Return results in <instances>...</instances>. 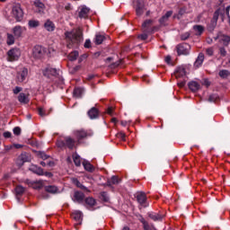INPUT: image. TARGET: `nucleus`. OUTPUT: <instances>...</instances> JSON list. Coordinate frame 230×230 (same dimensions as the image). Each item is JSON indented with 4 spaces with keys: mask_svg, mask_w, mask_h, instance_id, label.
I'll list each match as a JSON object with an SVG mask.
<instances>
[{
    "mask_svg": "<svg viewBox=\"0 0 230 230\" xmlns=\"http://www.w3.org/2000/svg\"><path fill=\"white\" fill-rule=\"evenodd\" d=\"M193 30L194 31H197L196 35L200 36L202 33H204V26L202 25H194Z\"/></svg>",
    "mask_w": 230,
    "mask_h": 230,
    "instance_id": "nucleus-37",
    "label": "nucleus"
},
{
    "mask_svg": "<svg viewBox=\"0 0 230 230\" xmlns=\"http://www.w3.org/2000/svg\"><path fill=\"white\" fill-rule=\"evenodd\" d=\"M73 161L75 166H81L82 164V160L80 159V155H73Z\"/></svg>",
    "mask_w": 230,
    "mask_h": 230,
    "instance_id": "nucleus-41",
    "label": "nucleus"
},
{
    "mask_svg": "<svg viewBox=\"0 0 230 230\" xmlns=\"http://www.w3.org/2000/svg\"><path fill=\"white\" fill-rule=\"evenodd\" d=\"M153 23H154V20H146L142 23V30L144 33H154V29H152Z\"/></svg>",
    "mask_w": 230,
    "mask_h": 230,
    "instance_id": "nucleus-11",
    "label": "nucleus"
},
{
    "mask_svg": "<svg viewBox=\"0 0 230 230\" xmlns=\"http://www.w3.org/2000/svg\"><path fill=\"white\" fill-rule=\"evenodd\" d=\"M75 139L71 138V137H66L65 138V146L69 148V150H73V148H75Z\"/></svg>",
    "mask_w": 230,
    "mask_h": 230,
    "instance_id": "nucleus-19",
    "label": "nucleus"
},
{
    "mask_svg": "<svg viewBox=\"0 0 230 230\" xmlns=\"http://www.w3.org/2000/svg\"><path fill=\"white\" fill-rule=\"evenodd\" d=\"M89 12H91V9H89L87 6H83L79 11V14H78L79 19H88Z\"/></svg>",
    "mask_w": 230,
    "mask_h": 230,
    "instance_id": "nucleus-16",
    "label": "nucleus"
},
{
    "mask_svg": "<svg viewBox=\"0 0 230 230\" xmlns=\"http://www.w3.org/2000/svg\"><path fill=\"white\" fill-rule=\"evenodd\" d=\"M12 13L18 22H21L24 17V12L19 4H16L13 6Z\"/></svg>",
    "mask_w": 230,
    "mask_h": 230,
    "instance_id": "nucleus-3",
    "label": "nucleus"
},
{
    "mask_svg": "<svg viewBox=\"0 0 230 230\" xmlns=\"http://www.w3.org/2000/svg\"><path fill=\"white\" fill-rule=\"evenodd\" d=\"M83 93H84V90L82 88H75L73 93L75 98H82Z\"/></svg>",
    "mask_w": 230,
    "mask_h": 230,
    "instance_id": "nucleus-40",
    "label": "nucleus"
},
{
    "mask_svg": "<svg viewBox=\"0 0 230 230\" xmlns=\"http://www.w3.org/2000/svg\"><path fill=\"white\" fill-rule=\"evenodd\" d=\"M24 191H26V189L22 187V185H17L15 188V193L16 195L22 196L24 194Z\"/></svg>",
    "mask_w": 230,
    "mask_h": 230,
    "instance_id": "nucleus-38",
    "label": "nucleus"
},
{
    "mask_svg": "<svg viewBox=\"0 0 230 230\" xmlns=\"http://www.w3.org/2000/svg\"><path fill=\"white\" fill-rule=\"evenodd\" d=\"M88 116L90 119H96V118L100 116V112L98 111V109L93 107L88 111Z\"/></svg>",
    "mask_w": 230,
    "mask_h": 230,
    "instance_id": "nucleus-23",
    "label": "nucleus"
},
{
    "mask_svg": "<svg viewBox=\"0 0 230 230\" xmlns=\"http://www.w3.org/2000/svg\"><path fill=\"white\" fill-rule=\"evenodd\" d=\"M22 91V87L21 86H15L13 90V94H19Z\"/></svg>",
    "mask_w": 230,
    "mask_h": 230,
    "instance_id": "nucleus-56",
    "label": "nucleus"
},
{
    "mask_svg": "<svg viewBox=\"0 0 230 230\" xmlns=\"http://www.w3.org/2000/svg\"><path fill=\"white\" fill-rule=\"evenodd\" d=\"M4 137H5L6 139H8L9 137H12V132H9V131L4 132Z\"/></svg>",
    "mask_w": 230,
    "mask_h": 230,
    "instance_id": "nucleus-59",
    "label": "nucleus"
},
{
    "mask_svg": "<svg viewBox=\"0 0 230 230\" xmlns=\"http://www.w3.org/2000/svg\"><path fill=\"white\" fill-rule=\"evenodd\" d=\"M38 114L40 116H41V118H44L45 116H49V111H48L46 109L44 108H39L38 109Z\"/></svg>",
    "mask_w": 230,
    "mask_h": 230,
    "instance_id": "nucleus-43",
    "label": "nucleus"
},
{
    "mask_svg": "<svg viewBox=\"0 0 230 230\" xmlns=\"http://www.w3.org/2000/svg\"><path fill=\"white\" fill-rule=\"evenodd\" d=\"M83 166L86 172H93L94 171V165L91 164V163L87 161L83 162Z\"/></svg>",
    "mask_w": 230,
    "mask_h": 230,
    "instance_id": "nucleus-29",
    "label": "nucleus"
},
{
    "mask_svg": "<svg viewBox=\"0 0 230 230\" xmlns=\"http://www.w3.org/2000/svg\"><path fill=\"white\" fill-rule=\"evenodd\" d=\"M42 73L44 76L49 78L50 76H58V73H60V70L53 68L51 66H47L45 69H43Z\"/></svg>",
    "mask_w": 230,
    "mask_h": 230,
    "instance_id": "nucleus-7",
    "label": "nucleus"
},
{
    "mask_svg": "<svg viewBox=\"0 0 230 230\" xmlns=\"http://www.w3.org/2000/svg\"><path fill=\"white\" fill-rule=\"evenodd\" d=\"M190 35L191 34L190 32H185L183 34H181V40H188Z\"/></svg>",
    "mask_w": 230,
    "mask_h": 230,
    "instance_id": "nucleus-53",
    "label": "nucleus"
},
{
    "mask_svg": "<svg viewBox=\"0 0 230 230\" xmlns=\"http://www.w3.org/2000/svg\"><path fill=\"white\" fill-rule=\"evenodd\" d=\"M85 58H87V54L82 55V56L79 58V59H78L79 64H81V62H83L84 60H85Z\"/></svg>",
    "mask_w": 230,
    "mask_h": 230,
    "instance_id": "nucleus-61",
    "label": "nucleus"
},
{
    "mask_svg": "<svg viewBox=\"0 0 230 230\" xmlns=\"http://www.w3.org/2000/svg\"><path fill=\"white\" fill-rule=\"evenodd\" d=\"M73 183L75 184V186L77 188H80V190H84V191H89V189H87V187L84 186V184H82L80 182V181H78V179H74Z\"/></svg>",
    "mask_w": 230,
    "mask_h": 230,
    "instance_id": "nucleus-36",
    "label": "nucleus"
},
{
    "mask_svg": "<svg viewBox=\"0 0 230 230\" xmlns=\"http://www.w3.org/2000/svg\"><path fill=\"white\" fill-rule=\"evenodd\" d=\"M25 184L30 186V188H33L34 190H39V188H40V187H37V182L30 181V180H26Z\"/></svg>",
    "mask_w": 230,
    "mask_h": 230,
    "instance_id": "nucleus-46",
    "label": "nucleus"
},
{
    "mask_svg": "<svg viewBox=\"0 0 230 230\" xmlns=\"http://www.w3.org/2000/svg\"><path fill=\"white\" fill-rule=\"evenodd\" d=\"M120 180L118 176H112L111 180H108L106 182V186H113L114 184H119Z\"/></svg>",
    "mask_w": 230,
    "mask_h": 230,
    "instance_id": "nucleus-27",
    "label": "nucleus"
},
{
    "mask_svg": "<svg viewBox=\"0 0 230 230\" xmlns=\"http://www.w3.org/2000/svg\"><path fill=\"white\" fill-rule=\"evenodd\" d=\"M149 218H151V220H154V222H158L163 220V215L159 214V213H155V212H150L148 214Z\"/></svg>",
    "mask_w": 230,
    "mask_h": 230,
    "instance_id": "nucleus-22",
    "label": "nucleus"
},
{
    "mask_svg": "<svg viewBox=\"0 0 230 230\" xmlns=\"http://www.w3.org/2000/svg\"><path fill=\"white\" fill-rule=\"evenodd\" d=\"M31 172L33 173H36V175H44V170L41 167H39L37 165H32L30 168Z\"/></svg>",
    "mask_w": 230,
    "mask_h": 230,
    "instance_id": "nucleus-26",
    "label": "nucleus"
},
{
    "mask_svg": "<svg viewBox=\"0 0 230 230\" xmlns=\"http://www.w3.org/2000/svg\"><path fill=\"white\" fill-rule=\"evenodd\" d=\"M28 24L29 28H38V26H40V22L37 20H30Z\"/></svg>",
    "mask_w": 230,
    "mask_h": 230,
    "instance_id": "nucleus-44",
    "label": "nucleus"
},
{
    "mask_svg": "<svg viewBox=\"0 0 230 230\" xmlns=\"http://www.w3.org/2000/svg\"><path fill=\"white\" fill-rule=\"evenodd\" d=\"M78 51L75 50L73 52H71L69 55H68V59L71 61V62H75V60H76V58H78Z\"/></svg>",
    "mask_w": 230,
    "mask_h": 230,
    "instance_id": "nucleus-39",
    "label": "nucleus"
},
{
    "mask_svg": "<svg viewBox=\"0 0 230 230\" xmlns=\"http://www.w3.org/2000/svg\"><path fill=\"white\" fill-rule=\"evenodd\" d=\"M13 132L14 136H21V128L15 127V128L13 129Z\"/></svg>",
    "mask_w": 230,
    "mask_h": 230,
    "instance_id": "nucleus-57",
    "label": "nucleus"
},
{
    "mask_svg": "<svg viewBox=\"0 0 230 230\" xmlns=\"http://www.w3.org/2000/svg\"><path fill=\"white\" fill-rule=\"evenodd\" d=\"M148 33L150 32H145L138 35V39H140V40H146V39H148Z\"/></svg>",
    "mask_w": 230,
    "mask_h": 230,
    "instance_id": "nucleus-54",
    "label": "nucleus"
},
{
    "mask_svg": "<svg viewBox=\"0 0 230 230\" xmlns=\"http://www.w3.org/2000/svg\"><path fill=\"white\" fill-rule=\"evenodd\" d=\"M26 31L25 27H22L21 25H17L14 28H13V33L16 39H20V37H22V33Z\"/></svg>",
    "mask_w": 230,
    "mask_h": 230,
    "instance_id": "nucleus-14",
    "label": "nucleus"
},
{
    "mask_svg": "<svg viewBox=\"0 0 230 230\" xmlns=\"http://www.w3.org/2000/svg\"><path fill=\"white\" fill-rule=\"evenodd\" d=\"M140 222L143 225V229L144 230H154V226H151L150 224H148V222L146 220H145V218H142L140 220Z\"/></svg>",
    "mask_w": 230,
    "mask_h": 230,
    "instance_id": "nucleus-33",
    "label": "nucleus"
},
{
    "mask_svg": "<svg viewBox=\"0 0 230 230\" xmlns=\"http://www.w3.org/2000/svg\"><path fill=\"white\" fill-rule=\"evenodd\" d=\"M17 82L22 84L28 78V68L22 67L20 71H18L17 75Z\"/></svg>",
    "mask_w": 230,
    "mask_h": 230,
    "instance_id": "nucleus-10",
    "label": "nucleus"
},
{
    "mask_svg": "<svg viewBox=\"0 0 230 230\" xmlns=\"http://www.w3.org/2000/svg\"><path fill=\"white\" fill-rule=\"evenodd\" d=\"M84 48H91V40H85Z\"/></svg>",
    "mask_w": 230,
    "mask_h": 230,
    "instance_id": "nucleus-62",
    "label": "nucleus"
},
{
    "mask_svg": "<svg viewBox=\"0 0 230 230\" xmlns=\"http://www.w3.org/2000/svg\"><path fill=\"white\" fill-rule=\"evenodd\" d=\"M7 40H6V44L8 46H13V44H15V36L12 33H7Z\"/></svg>",
    "mask_w": 230,
    "mask_h": 230,
    "instance_id": "nucleus-30",
    "label": "nucleus"
},
{
    "mask_svg": "<svg viewBox=\"0 0 230 230\" xmlns=\"http://www.w3.org/2000/svg\"><path fill=\"white\" fill-rule=\"evenodd\" d=\"M72 218L77 222V226H82V213L80 211H75L72 214Z\"/></svg>",
    "mask_w": 230,
    "mask_h": 230,
    "instance_id": "nucleus-20",
    "label": "nucleus"
},
{
    "mask_svg": "<svg viewBox=\"0 0 230 230\" xmlns=\"http://www.w3.org/2000/svg\"><path fill=\"white\" fill-rule=\"evenodd\" d=\"M218 100H220V97L217 93H212L208 97V102L211 103H215V102H218Z\"/></svg>",
    "mask_w": 230,
    "mask_h": 230,
    "instance_id": "nucleus-42",
    "label": "nucleus"
},
{
    "mask_svg": "<svg viewBox=\"0 0 230 230\" xmlns=\"http://www.w3.org/2000/svg\"><path fill=\"white\" fill-rule=\"evenodd\" d=\"M190 49H191V46L188 43H181L176 46V50L179 56L190 55Z\"/></svg>",
    "mask_w": 230,
    "mask_h": 230,
    "instance_id": "nucleus-5",
    "label": "nucleus"
},
{
    "mask_svg": "<svg viewBox=\"0 0 230 230\" xmlns=\"http://www.w3.org/2000/svg\"><path fill=\"white\" fill-rule=\"evenodd\" d=\"M18 102L23 104L30 103V98L28 97V95H26V93H20V94L18 95Z\"/></svg>",
    "mask_w": 230,
    "mask_h": 230,
    "instance_id": "nucleus-21",
    "label": "nucleus"
},
{
    "mask_svg": "<svg viewBox=\"0 0 230 230\" xmlns=\"http://www.w3.org/2000/svg\"><path fill=\"white\" fill-rule=\"evenodd\" d=\"M219 53L221 57H226V55H227V50H226V48L221 47L219 48Z\"/></svg>",
    "mask_w": 230,
    "mask_h": 230,
    "instance_id": "nucleus-55",
    "label": "nucleus"
},
{
    "mask_svg": "<svg viewBox=\"0 0 230 230\" xmlns=\"http://www.w3.org/2000/svg\"><path fill=\"white\" fill-rule=\"evenodd\" d=\"M107 37L103 34H96L95 36V44L100 45L102 44L103 40H105Z\"/></svg>",
    "mask_w": 230,
    "mask_h": 230,
    "instance_id": "nucleus-32",
    "label": "nucleus"
},
{
    "mask_svg": "<svg viewBox=\"0 0 230 230\" xmlns=\"http://www.w3.org/2000/svg\"><path fill=\"white\" fill-rule=\"evenodd\" d=\"M220 78H227V76L230 75V72L229 70H220L219 73H218Z\"/></svg>",
    "mask_w": 230,
    "mask_h": 230,
    "instance_id": "nucleus-47",
    "label": "nucleus"
},
{
    "mask_svg": "<svg viewBox=\"0 0 230 230\" xmlns=\"http://www.w3.org/2000/svg\"><path fill=\"white\" fill-rule=\"evenodd\" d=\"M204 53H199L198 58H196L195 62H194V67H196V69H199V67H200L202 66V64H204Z\"/></svg>",
    "mask_w": 230,
    "mask_h": 230,
    "instance_id": "nucleus-17",
    "label": "nucleus"
},
{
    "mask_svg": "<svg viewBox=\"0 0 230 230\" xmlns=\"http://www.w3.org/2000/svg\"><path fill=\"white\" fill-rule=\"evenodd\" d=\"M175 77L176 78H184L186 76V68L182 66H179L175 71Z\"/></svg>",
    "mask_w": 230,
    "mask_h": 230,
    "instance_id": "nucleus-18",
    "label": "nucleus"
},
{
    "mask_svg": "<svg viewBox=\"0 0 230 230\" xmlns=\"http://www.w3.org/2000/svg\"><path fill=\"white\" fill-rule=\"evenodd\" d=\"M172 15H173V11L166 12V13L159 19L161 26H166V22H168V20L170 17H172Z\"/></svg>",
    "mask_w": 230,
    "mask_h": 230,
    "instance_id": "nucleus-15",
    "label": "nucleus"
},
{
    "mask_svg": "<svg viewBox=\"0 0 230 230\" xmlns=\"http://www.w3.org/2000/svg\"><path fill=\"white\" fill-rule=\"evenodd\" d=\"M97 202L94 199V198L93 197H88L84 199V206L85 208H87L89 209V211H94V209H96L95 206H96Z\"/></svg>",
    "mask_w": 230,
    "mask_h": 230,
    "instance_id": "nucleus-8",
    "label": "nucleus"
},
{
    "mask_svg": "<svg viewBox=\"0 0 230 230\" xmlns=\"http://www.w3.org/2000/svg\"><path fill=\"white\" fill-rule=\"evenodd\" d=\"M37 155L40 159H43V161H46V159H49V155H46V153H44L42 151L38 152Z\"/></svg>",
    "mask_w": 230,
    "mask_h": 230,
    "instance_id": "nucleus-49",
    "label": "nucleus"
},
{
    "mask_svg": "<svg viewBox=\"0 0 230 230\" xmlns=\"http://www.w3.org/2000/svg\"><path fill=\"white\" fill-rule=\"evenodd\" d=\"M229 11H230V5H228V6L226 8V13L228 19H230Z\"/></svg>",
    "mask_w": 230,
    "mask_h": 230,
    "instance_id": "nucleus-64",
    "label": "nucleus"
},
{
    "mask_svg": "<svg viewBox=\"0 0 230 230\" xmlns=\"http://www.w3.org/2000/svg\"><path fill=\"white\" fill-rule=\"evenodd\" d=\"M218 17H220V9H217L215 11L214 14H213V18L210 22V30H215V28H217V23L218 22Z\"/></svg>",
    "mask_w": 230,
    "mask_h": 230,
    "instance_id": "nucleus-13",
    "label": "nucleus"
},
{
    "mask_svg": "<svg viewBox=\"0 0 230 230\" xmlns=\"http://www.w3.org/2000/svg\"><path fill=\"white\" fill-rule=\"evenodd\" d=\"M57 146L58 148H64V146H66V141L59 140L57 142Z\"/></svg>",
    "mask_w": 230,
    "mask_h": 230,
    "instance_id": "nucleus-58",
    "label": "nucleus"
},
{
    "mask_svg": "<svg viewBox=\"0 0 230 230\" xmlns=\"http://www.w3.org/2000/svg\"><path fill=\"white\" fill-rule=\"evenodd\" d=\"M101 199L104 202H109V195L107 194V192L105 191L101 192Z\"/></svg>",
    "mask_w": 230,
    "mask_h": 230,
    "instance_id": "nucleus-51",
    "label": "nucleus"
},
{
    "mask_svg": "<svg viewBox=\"0 0 230 230\" xmlns=\"http://www.w3.org/2000/svg\"><path fill=\"white\" fill-rule=\"evenodd\" d=\"M65 37L69 42L67 48H73V44H80L84 40V31L82 28H74L72 31H65Z\"/></svg>",
    "mask_w": 230,
    "mask_h": 230,
    "instance_id": "nucleus-1",
    "label": "nucleus"
},
{
    "mask_svg": "<svg viewBox=\"0 0 230 230\" xmlns=\"http://www.w3.org/2000/svg\"><path fill=\"white\" fill-rule=\"evenodd\" d=\"M45 190L48 193H57L58 191V188L57 186L54 185H49L45 187Z\"/></svg>",
    "mask_w": 230,
    "mask_h": 230,
    "instance_id": "nucleus-35",
    "label": "nucleus"
},
{
    "mask_svg": "<svg viewBox=\"0 0 230 230\" xmlns=\"http://www.w3.org/2000/svg\"><path fill=\"white\" fill-rule=\"evenodd\" d=\"M136 199H137V202H138V204H140V206L146 208V200H147L146 193H145L143 191L137 192Z\"/></svg>",
    "mask_w": 230,
    "mask_h": 230,
    "instance_id": "nucleus-9",
    "label": "nucleus"
},
{
    "mask_svg": "<svg viewBox=\"0 0 230 230\" xmlns=\"http://www.w3.org/2000/svg\"><path fill=\"white\" fill-rule=\"evenodd\" d=\"M93 134L94 133L91 129H77L75 131V136L78 141H82V139H85V137H91Z\"/></svg>",
    "mask_w": 230,
    "mask_h": 230,
    "instance_id": "nucleus-4",
    "label": "nucleus"
},
{
    "mask_svg": "<svg viewBox=\"0 0 230 230\" xmlns=\"http://www.w3.org/2000/svg\"><path fill=\"white\" fill-rule=\"evenodd\" d=\"M19 57H21V50L18 49H12L7 52V60L9 62H15V60H19Z\"/></svg>",
    "mask_w": 230,
    "mask_h": 230,
    "instance_id": "nucleus-6",
    "label": "nucleus"
},
{
    "mask_svg": "<svg viewBox=\"0 0 230 230\" xmlns=\"http://www.w3.org/2000/svg\"><path fill=\"white\" fill-rule=\"evenodd\" d=\"M32 57L36 60H42L46 57V49L42 46L36 45L32 49Z\"/></svg>",
    "mask_w": 230,
    "mask_h": 230,
    "instance_id": "nucleus-2",
    "label": "nucleus"
},
{
    "mask_svg": "<svg viewBox=\"0 0 230 230\" xmlns=\"http://www.w3.org/2000/svg\"><path fill=\"white\" fill-rule=\"evenodd\" d=\"M34 5L37 7V8H40L41 10H43L44 8V4H42V2H40V0H36L34 2Z\"/></svg>",
    "mask_w": 230,
    "mask_h": 230,
    "instance_id": "nucleus-52",
    "label": "nucleus"
},
{
    "mask_svg": "<svg viewBox=\"0 0 230 230\" xmlns=\"http://www.w3.org/2000/svg\"><path fill=\"white\" fill-rule=\"evenodd\" d=\"M189 89L192 91V93H197L199 89H200V84L197 83L196 81H191L188 84Z\"/></svg>",
    "mask_w": 230,
    "mask_h": 230,
    "instance_id": "nucleus-25",
    "label": "nucleus"
},
{
    "mask_svg": "<svg viewBox=\"0 0 230 230\" xmlns=\"http://www.w3.org/2000/svg\"><path fill=\"white\" fill-rule=\"evenodd\" d=\"M165 62H166V64H171L172 63V57L171 56L165 57Z\"/></svg>",
    "mask_w": 230,
    "mask_h": 230,
    "instance_id": "nucleus-63",
    "label": "nucleus"
},
{
    "mask_svg": "<svg viewBox=\"0 0 230 230\" xmlns=\"http://www.w3.org/2000/svg\"><path fill=\"white\" fill-rule=\"evenodd\" d=\"M74 202H77V204H84V201L85 200V194L82 191L75 190L74 192Z\"/></svg>",
    "mask_w": 230,
    "mask_h": 230,
    "instance_id": "nucleus-12",
    "label": "nucleus"
},
{
    "mask_svg": "<svg viewBox=\"0 0 230 230\" xmlns=\"http://www.w3.org/2000/svg\"><path fill=\"white\" fill-rule=\"evenodd\" d=\"M44 28L47 31H55V23L51 20H47L44 23Z\"/></svg>",
    "mask_w": 230,
    "mask_h": 230,
    "instance_id": "nucleus-24",
    "label": "nucleus"
},
{
    "mask_svg": "<svg viewBox=\"0 0 230 230\" xmlns=\"http://www.w3.org/2000/svg\"><path fill=\"white\" fill-rule=\"evenodd\" d=\"M186 13V9L181 8L178 12V14L173 15V19H181Z\"/></svg>",
    "mask_w": 230,
    "mask_h": 230,
    "instance_id": "nucleus-45",
    "label": "nucleus"
},
{
    "mask_svg": "<svg viewBox=\"0 0 230 230\" xmlns=\"http://www.w3.org/2000/svg\"><path fill=\"white\" fill-rule=\"evenodd\" d=\"M205 53L208 57H213V55H215V49L213 47H209L205 49Z\"/></svg>",
    "mask_w": 230,
    "mask_h": 230,
    "instance_id": "nucleus-48",
    "label": "nucleus"
},
{
    "mask_svg": "<svg viewBox=\"0 0 230 230\" xmlns=\"http://www.w3.org/2000/svg\"><path fill=\"white\" fill-rule=\"evenodd\" d=\"M20 161L22 162V164L24 163H30L31 159H30V154L28 153H22L21 155L19 156Z\"/></svg>",
    "mask_w": 230,
    "mask_h": 230,
    "instance_id": "nucleus-31",
    "label": "nucleus"
},
{
    "mask_svg": "<svg viewBox=\"0 0 230 230\" xmlns=\"http://www.w3.org/2000/svg\"><path fill=\"white\" fill-rule=\"evenodd\" d=\"M219 42L223 44V46H229L230 36L228 35H221L219 37Z\"/></svg>",
    "mask_w": 230,
    "mask_h": 230,
    "instance_id": "nucleus-28",
    "label": "nucleus"
},
{
    "mask_svg": "<svg viewBox=\"0 0 230 230\" xmlns=\"http://www.w3.org/2000/svg\"><path fill=\"white\" fill-rule=\"evenodd\" d=\"M113 112H114V108L109 107L107 109V114H109L110 116H112Z\"/></svg>",
    "mask_w": 230,
    "mask_h": 230,
    "instance_id": "nucleus-60",
    "label": "nucleus"
},
{
    "mask_svg": "<svg viewBox=\"0 0 230 230\" xmlns=\"http://www.w3.org/2000/svg\"><path fill=\"white\" fill-rule=\"evenodd\" d=\"M136 13L138 17H141V15L145 13V6L141 5V4H137L136 8Z\"/></svg>",
    "mask_w": 230,
    "mask_h": 230,
    "instance_id": "nucleus-34",
    "label": "nucleus"
},
{
    "mask_svg": "<svg viewBox=\"0 0 230 230\" xmlns=\"http://www.w3.org/2000/svg\"><path fill=\"white\" fill-rule=\"evenodd\" d=\"M117 137L121 141H127V135L123 131L117 133Z\"/></svg>",
    "mask_w": 230,
    "mask_h": 230,
    "instance_id": "nucleus-50",
    "label": "nucleus"
}]
</instances>
